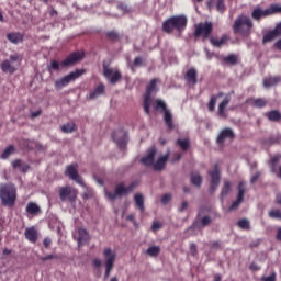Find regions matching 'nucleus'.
Returning <instances> with one entry per match:
<instances>
[{
	"label": "nucleus",
	"mask_w": 281,
	"mask_h": 281,
	"mask_svg": "<svg viewBox=\"0 0 281 281\" xmlns=\"http://www.w3.org/2000/svg\"><path fill=\"white\" fill-rule=\"evenodd\" d=\"M170 159V153H167L165 156L160 155L159 150L155 147H150L147 150V155L140 159L143 166L147 168H154L159 171L166 168V162Z\"/></svg>",
	"instance_id": "1"
},
{
	"label": "nucleus",
	"mask_w": 281,
	"mask_h": 281,
	"mask_svg": "<svg viewBox=\"0 0 281 281\" xmlns=\"http://www.w3.org/2000/svg\"><path fill=\"white\" fill-rule=\"evenodd\" d=\"M186 27H188V16L186 15L171 16L162 24V30L167 34H172L175 30H177V32H183Z\"/></svg>",
	"instance_id": "2"
},
{
	"label": "nucleus",
	"mask_w": 281,
	"mask_h": 281,
	"mask_svg": "<svg viewBox=\"0 0 281 281\" xmlns=\"http://www.w3.org/2000/svg\"><path fill=\"white\" fill-rule=\"evenodd\" d=\"M0 201L4 206H14V203H16V187L12 183L0 184Z\"/></svg>",
	"instance_id": "3"
},
{
	"label": "nucleus",
	"mask_w": 281,
	"mask_h": 281,
	"mask_svg": "<svg viewBox=\"0 0 281 281\" xmlns=\"http://www.w3.org/2000/svg\"><path fill=\"white\" fill-rule=\"evenodd\" d=\"M252 27L254 22L251 21V18L245 14L237 16L233 25L235 34H241V36H249Z\"/></svg>",
	"instance_id": "4"
},
{
	"label": "nucleus",
	"mask_w": 281,
	"mask_h": 281,
	"mask_svg": "<svg viewBox=\"0 0 281 281\" xmlns=\"http://www.w3.org/2000/svg\"><path fill=\"white\" fill-rule=\"evenodd\" d=\"M135 182L131 183L128 187L124 184V182H121L116 186L114 193L105 191V196L110 201H115V199L120 196H126V194H131L133 190H135Z\"/></svg>",
	"instance_id": "5"
},
{
	"label": "nucleus",
	"mask_w": 281,
	"mask_h": 281,
	"mask_svg": "<svg viewBox=\"0 0 281 281\" xmlns=\"http://www.w3.org/2000/svg\"><path fill=\"white\" fill-rule=\"evenodd\" d=\"M59 199L63 203H70L74 205L76 199H78V190L71 186L61 187L59 189Z\"/></svg>",
	"instance_id": "6"
},
{
	"label": "nucleus",
	"mask_w": 281,
	"mask_h": 281,
	"mask_svg": "<svg viewBox=\"0 0 281 281\" xmlns=\"http://www.w3.org/2000/svg\"><path fill=\"white\" fill-rule=\"evenodd\" d=\"M157 93V79H153L146 90L144 98V111L150 115V104H153V97Z\"/></svg>",
	"instance_id": "7"
},
{
	"label": "nucleus",
	"mask_w": 281,
	"mask_h": 281,
	"mask_svg": "<svg viewBox=\"0 0 281 281\" xmlns=\"http://www.w3.org/2000/svg\"><path fill=\"white\" fill-rule=\"evenodd\" d=\"M82 74H85V70L82 69H78L75 70L68 75H66L65 77L57 79L55 81V89H57V91H60V89H64V87H67V85H69V82H74L75 80H78V78L80 76H82Z\"/></svg>",
	"instance_id": "8"
},
{
	"label": "nucleus",
	"mask_w": 281,
	"mask_h": 281,
	"mask_svg": "<svg viewBox=\"0 0 281 281\" xmlns=\"http://www.w3.org/2000/svg\"><path fill=\"white\" fill-rule=\"evenodd\" d=\"M103 258L105 261V278H109V276H111V271H113V266L115 265L117 254H115V251H113L111 248H104Z\"/></svg>",
	"instance_id": "9"
},
{
	"label": "nucleus",
	"mask_w": 281,
	"mask_h": 281,
	"mask_svg": "<svg viewBox=\"0 0 281 281\" xmlns=\"http://www.w3.org/2000/svg\"><path fill=\"white\" fill-rule=\"evenodd\" d=\"M154 108L156 109V111H159V109H161V111H164V120L167 126L169 128H175V125L172 124V113H170L169 110L166 109V102H164L162 100H156Z\"/></svg>",
	"instance_id": "10"
},
{
	"label": "nucleus",
	"mask_w": 281,
	"mask_h": 281,
	"mask_svg": "<svg viewBox=\"0 0 281 281\" xmlns=\"http://www.w3.org/2000/svg\"><path fill=\"white\" fill-rule=\"evenodd\" d=\"M103 76L111 82V85H116L120 80H122V72L117 68H109L104 66Z\"/></svg>",
	"instance_id": "11"
},
{
	"label": "nucleus",
	"mask_w": 281,
	"mask_h": 281,
	"mask_svg": "<svg viewBox=\"0 0 281 281\" xmlns=\"http://www.w3.org/2000/svg\"><path fill=\"white\" fill-rule=\"evenodd\" d=\"M209 175L211 177V184L209 188V192L211 194H214V192H216V189L221 183V169H218V165H215L214 170L209 171Z\"/></svg>",
	"instance_id": "12"
},
{
	"label": "nucleus",
	"mask_w": 281,
	"mask_h": 281,
	"mask_svg": "<svg viewBox=\"0 0 281 281\" xmlns=\"http://www.w3.org/2000/svg\"><path fill=\"white\" fill-rule=\"evenodd\" d=\"M65 175L69 177V179H72V181H76L81 188H85V181L82 180V177L78 175V164H72L66 168Z\"/></svg>",
	"instance_id": "13"
},
{
	"label": "nucleus",
	"mask_w": 281,
	"mask_h": 281,
	"mask_svg": "<svg viewBox=\"0 0 281 281\" xmlns=\"http://www.w3.org/2000/svg\"><path fill=\"white\" fill-rule=\"evenodd\" d=\"M234 137H236L234 130H232L231 127H225L224 130H222L220 132L216 142L220 146H223V144H225V142H232V139H234Z\"/></svg>",
	"instance_id": "14"
},
{
	"label": "nucleus",
	"mask_w": 281,
	"mask_h": 281,
	"mask_svg": "<svg viewBox=\"0 0 281 281\" xmlns=\"http://www.w3.org/2000/svg\"><path fill=\"white\" fill-rule=\"evenodd\" d=\"M245 192H247L245 182H239L237 201L233 202V204L229 206V209H228L229 212H234V210H238V207H240V203H243V201H245Z\"/></svg>",
	"instance_id": "15"
},
{
	"label": "nucleus",
	"mask_w": 281,
	"mask_h": 281,
	"mask_svg": "<svg viewBox=\"0 0 281 281\" xmlns=\"http://www.w3.org/2000/svg\"><path fill=\"white\" fill-rule=\"evenodd\" d=\"M113 140L117 144L119 147L125 148L126 142H128V134L124 130H117L112 135Z\"/></svg>",
	"instance_id": "16"
},
{
	"label": "nucleus",
	"mask_w": 281,
	"mask_h": 281,
	"mask_svg": "<svg viewBox=\"0 0 281 281\" xmlns=\"http://www.w3.org/2000/svg\"><path fill=\"white\" fill-rule=\"evenodd\" d=\"M212 34V22L200 23L195 27V36H203V38H210Z\"/></svg>",
	"instance_id": "17"
},
{
	"label": "nucleus",
	"mask_w": 281,
	"mask_h": 281,
	"mask_svg": "<svg viewBox=\"0 0 281 281\" xmlns=\"http://www.w3.org/2000/svg\"><path fill=\"white\" fill-rule=\"evenodd\" d=\"M85 54L82 53H72L64 61H61L63 67H69V65H75L79 60H82Z\"/></svg>",
	"instance_id": "18"
},
{
	"label": "nucleus",
	"mask_w": 281,
	"mask_h": 281,
	"mask_svg": "<svg viewBox=\"0 0 281 281\" xmlns=\"http://www.w3.org/2000/svg\"><path fill=\"white\" fill-rule=\"evenodd\" d=\"M24 236L30 243H36L38 240V231L34 226L27 227L25 228Z\"/></svg>",
	"instance_id": "19"
},
{
	"label": "nucleus",
	"mask_w": 281,
	"mask_h": 281,
	"mask_svg": "<svg viewBox=\"0 0 281 281\" xmlns=\"http://www.w3.org/2000/svg\"><path fill=\"white\" fill-rule=\"evenodd\" d=\"M232 94H227L223 101L218 104V115L221 117H227V114L225 113V109H227V105L229 104V102H232Z\"/></svg>",
	"instance_id": "20"
},
{
	"label": "nucleus",
	"mask_w": 281,
	"mask_h": 281,
	"mask_svg": "<svg viewBox=\"0 0 281 281\" xmlns=\"http://www.w3.org/2000/svg\"><path fill=\"white\" fill-rule=\"evenodd\" d=\"M251 16L254 19V21H260V19H266V16H269V11L262 10L260 7H256L252 10Z\"/></svg>",
	"instance_id": "21"
},
{
	"label": "nucleus",
	"mask_w": 281,
	"mask_h": 281,
	"mask_svg": "<svg viewBox=\"0 0 281 281\" xmlns=\"http://www.w3.org/2000/svg\"><path fill=\"white\" fill-rule=\"evenodd\" d=\"M13 170H19L20 172H27L30 170V165L23 162L21 159H15L11 162Z\"/></svg>",
	"instance_id": "22"
},
{
	"label": "nucleus",
	"mask_w": 281,
	"mask_h": 281,
	"mask_svg": "<svg viewBox=\"0 0 281 281\" xmlns=\"http://www.w3.org/2000/svg\"><path fill=\"white\" fill-rule=\"evenodd\" d=\"M105 91L104 85H99L94 90L90 91V93L87 95V100H95L97 98H100V95H103Z\"/></svg>",
	"instance_id": "23"
},
{
	"label": "nucleus",
	"mask_w": 281,
	"mask_h": 281,
	"mask_svg": "<svg viewBox=\"0 0 281 281\" xmlns=\"http://www.w3.org/2000/svg\"><path fill=\"white\" fill-rule=\"evenodd\" d=\"M229 192H232V181L225 180L220 194L221 201H224L225 199H227V196L229 195Z\"/></svg>",
	"instance_id": "24"
},
{
	"label": "nucleus",
	"mask_w": 281,
	"mask_h": 281,
	"mask_svg": "<svg viewBox=\"0 0 281 281\" xmlns=\"http://www.w3.org/2000/svg\"><path fill=\"white\" fill-rule=\"evenodd\" d=\"M89 240V233L85 228H78L77 241L78 245H85Z\"/></svg>",
	"instance_id": "25"
},
{
	"label": "nucleus",
	"mask_w": 281,
	"mask_h": 281,
	"mask_svg": "<svg viewBox=\"0 0 281 281\" xmlns=\"http://www.w3.org/2000/svg\"><path fill=\"white\" fill-rule=\"evenodd\" d=\"M25 210L27 214H32L33 216H38V214H41V206L34 202H29Z\"/></svg>",
	"instance_id": "26"
},
{
	"label": "nucleus",
	"mask_w": 281,
	"mask_h": 281,
	"mask_svg": "<svg viewBox=\"0 0 281 281\" xmlns=\"http://www.w3.org/2000/svg\"><path fill=\"white\" fill-rule=\"evenodd\" d=\"M280 81H281L280 76L269 77V78L263 79V87L266 89H269L271 87H276V85H279Z\"/></svg>",
	"instance_id": "27"
},
{
	"label": "nucleus",
	"mask_w": 281,
	"mask_h": 281,
	"mask_svg": "<svg viewBox=\"0 0 281 281\" xmlns=\"http://www.w3.org/2000/svg\"><path fill=\"white\" fill-rule=\"evenodd\" d=\"M246 102L255 106V109H263V106H267V100L265 99H247Z\"/></svg>",
	"instance_id": "28"
},
{
	"label": "nucleus",
	"mask_w": 281,
	"mask_h": 281,
	"mask_svg": "<svg viewBox=\"0 0 281 281\" xmlns=\"http://www.w3.org/2000/svg\"><path fill=\"white\" fill-rule=\"evenodd\" d=\"M7 38H8V41H10V43H13V45H19V43H21L23 41V34L9 33V34H7Z\"/></svg>",
	"instance_id": "29"
},
{
	"label": "nucleus",
	"mask_w": 281,
	"mask_h": 281,
	"mask_svg": "<svg viewBox=\"0 0 281 281\" xmlns=\"http://www.w3.org/2000/svg\"><path fill=\"white\" fill-rule=\"evenodd\" d=\"M186 80L189 85H196V70L194 68H190L186 74Z\"/></svg>",
	"instance_id": "30"
},
{
	"label": "nucleus",
	"mask_w": 281,
	"mask_h": 281,
	"mask_svg": "<svg viewBox=\"0 0 281 281\" xmlns=\"http://www.w3.org/2000/svg\"><path fill=\"white\" fill-rule=\"evenodd\" d=\"M218 98H223V92H220L216 95L211 97L210 102L207 104V109L209 111H211V113L215 111Z\"/></svg>",
	"instance_id": "31"
},
{
	"label": "nucleus",
	"mask_w": 281,
	"mask_h": 281,
	"mask_svg": "<svg viewBox=\"0 0 281 281\" xmlns=\"http://www.w3.org/2000/svg\"><path fill=\"white\" fill-rule=\"evenodd\" d=\"M1 69L2 71H4V74H14V71H16V67H14L10 60H4L1 64Z\"/></svg>",
	"instance_id": "32"
},
{
	"label": "nucleus",
	"mask_w": 281,
	"mask_h": 281,
	"mask_svg": "<svg viewBox=\"0 0 281 281\" xmlns=\"http://www.w3.org/2000/svg\"><path fill=\"white\" fill-rule=\"evenodd\" d=\"M147 256H150V258H157L159 254H161V247L159 246H150L146 250Z\"/></svg>",
	"instance_id": "33"
},
{
	"label": "nucleus",
	"mask_w": 281,
	"mask_h": 281,
	"mask_svg": "<svg viewBox=\"0 0 281 281\" xmlns=\"http://www.w3.org/2000/svg\"><path fill=\"white\" fill-rule=\"evenodd\" d=\"M134 201L140 212H144L145 206H144V195L142 193H137L134 195Z\"/></svg>",
	"instance_id": "34"
},
{
	"label": "nucleus",
	"mask_w": 281,
	"mask_h": 281,
	"mask_svg": "<svg viewBox=\"0 0 281 281\" xmlns=\"http://www.w3.org/2000/svg\"><path fill=\"white\" fill-rule=\"evenodd\" d=\"M191 183L192 186H195L196 188L201 187L203 183V177L199 175L198 172H194L191 175Z\"/></svg>",
	"instance_id": "35"
},
{
	"label": "nucleus",
	"mask_w": 281,
	"mask_h": 281,
	"mask_svg": "<svg viewBox=\"0 0 281 281\" xmlns=\"http://www.w3.org/2000/svg\"><path fill=\"white\" fill-rule=\"evenodd\" d=\"M266 115L270 122H280L281 120V114L278 110L268 112Z\"/></svg>",
	"instance_id": "36"
},
{
	"label": "nucleus",
	"mask_w": 281,
	"mask_h": 281,
	"mask_svg": "<svg viewBox=\"0 0 281 281\" xmlns=\"http://www.w3.org/2000/svg\"><path fill=\"white\" fill-rule=\"evenodd\" d=\"M237 225L240 229H245L246 232H249L251 229V224L249 223V220L243 218L237 222Z\"/></svg>",
	"instance_id": "37"
},
{
	"label": "nucleus",
	"mask_w": 281,
	"mask_h": 281,
	"mask_svg": "<svg viewBox=\"0 0 281 281\" xmlns=\"http://www.w3.org/2000/svg\"><path fill=\"white\" fill-rule=\"evenodd\" d=\"M278 36L280 35L277 34L276 30H272L263 36V43H271V41L278 38Z\"/></svg>",
	"instance_id": "38"
},
{
	"label": "nucleus",
	"mask_w": 281,
	"mask_h": 281,
	"mask_svg": "<svg viewBox=\"0 0 281 281\" xmlns=\"http://www.w3.org/2000/svg\"><path fill=\"white\" fill-rule=\"evenodd\" d=\"M177 144L179 146V148H181L182 150H188V148H190V139L188 138H183V139H178Z\"/></svg>",
	"instance_id": "39"
},
{
	"label": "nucleus",
	"mask_w": 281,
	"mask_h": 281,
	"mask_svg": "<svg viewBox=\"0 0 281 281\" xmlns=\"http://www.w3.org/2000/svg\"><path fill=\"white\" fill-rule=\"evenodd\" d=\"M11 155H14V146H8L1 154V159H8Z\"/></svg>",
	"instance_id": "40"
},
{
	"label": "nucleus",
	"mask_w": 281,
	"mask_h": 281,
	"mask_svg": "<svg viewBox=\"0 0 281 281\" xmlns=\"http://www.w3.org/2000/svg\"><path fill=\"white\" fill-rule=\"evenodd\" d=\"M223 61L227 65H236L238 63V56L236 55H228L223 58Z\"/></svg>",
	"instance_id": "41"
},
{
	"label": "nucleus",
	"mask_w": 281,
	"mask_h": 281,
	"mask_svg": "<svg viewBox=\"0 0 281 281\" xmlns=\"http://www.w3.org/2000/svg\"><path fill=\"white\" fill-rule=\"evenodd\" d=\"M63 133H74L76 131V124L75 123H66L61 126Z\"/></svg>",
	"instance_id": "42"
},
{
	"label": "nucleus",
	"mask_w": 281,
	"mask_h": 281,
	"mask_svg": "<svg viewBox=\"0 0 281 281\" xmlns=\"http://www.w3.org/2000/svg\"><path fill=\"white\" fill-rule=\"evenodd\" d=\"M268 10V15L271 16V14H279L281 13V5L279 4H271Z\"/></svg>",
	"instance_id": "43"
},
{
	"label": "nucleus",
	"mask_w": 281,
	"mask_h": 281,
	"mask_svg": "<svg viewBox=\"0 0 281 281\" xmlns=\"http://www.w3.org/2000/svg\"><path fill=\"white\" fill-rule=\"evenodd\" d=\"M270 218H279L281 221V211L280 209H273L268 213Z\"/></svg>",
	"instance_id": "44"
},
{
	"label": "nucleus",
	"mask_w": 281,
	"mask_h": 281,
	"mask_svg": "<svg viewBox=\"0 0 281 281\" xmlns=\"http://www.w3.org/2000/svg\"><path fill=\"white\" fill-rule=\"evenodd\" d=\"M211 43L212 45H214V47H222L223 45H225V37H222L220 40L212 37Z\"/></svg>",
	"instance_id": "45"
},
{
	"label": "nucleus",
	"mask_w": 281,
	"mask_h": 281,
	"mask_svg": "<svg viewBox=\"0 0 281 281\" xmlns=\"http://www.w3.org/2000/svg\"><path fill=\"white\" fill-rule=\"evenodd\" d=\"M83 189H85V191H83V199H92V196H93V189L87 187V184H85Z\"/></svg>",
	"instance_id": "46"
},
{
	"label": "nucleus",
	"mask_w": 281,
	"mask_h": 281,
	"mask_svg": "<svg viewBox=\"0 0 281 281\" xmlns=\"http://www.w3.org/2000/svg\"><path fill=\"white\" fill-rule=\"evenodd\" d=\"M216 10L221 14H223V12H225V0H216Z\"/></svg>",
	"instance_id": "47"
},
{
	"label": "nucleus",
	"mask_w": 281,
	"mask_h": 281,
	"mask_svg": "<svg viewBox=\"0 0 281 281\" xmlns=\"http://www.w3.org/2000/svg\"><path fill=\"white\" fill-rule=\"evenodd\" d=\"M43 262H47V260H59L60 257L56 254H50V255H47L45 257H41L40 258Z\"/></svg>",
	"instance_id": "48"
},
{
	"label": "nucleus",
	"mask_w": 281,
	"mask_h": 281,
	"mask_svg": "<svg viewBox=\"0 0 281 281\" xmlns=\"http://www.w3.org/2000/svg\"><path fill=\"white\" fill-rule=\"evenodd\" d=\"M52 69L58 71V69H60V64L56 60L50 61V65L48 66V71H52Z\"/></svg>",
	"instance_id": "49"
},
{
	"label": "nucleus",
	"mask_w": 281,
	"mask_h": 281,
	"mask_svg": "<svg viewBox=\"0 0 281 281\" xmlns=\"http://www.w3.org/2000/svg\"><path fill=\"white\" fill-rule=\"evenodd\" d=\"M169 201H172V195L171 194H165L162 198H161V204L162 205H168V202Z\"/></svg>",
	"instance_id": "50"
},
{
	"label": "nucleus",
	"mask_w": 281,
	"mask_h": 281,
	"mask_svg": "<svg viewBox=\"0 0 281 281\" xmlns=\"http://www.w3.org/2000/svg\"><path fill=\"white\" fill-rule=\"evenodd\" d=\"M276 272H272L270 276L261 278V281H276Z\"/></svg>",
	"instance_id": "51"
},
{
	"label": "nucleus",
	"mask_w": 281,
	"mask_h": 281,
	"mask_svg": "<svg viewBox=\"0 0 281 281\" xmlns=\"http://www.w3.org/2000/svg\"><path fill=\"white\" fill-rule=\"evenodd\" d=\"M210 223H212V220L210 218V216H204V217L202 218V225H203V227L210 225Z\"/></svg>",
	"instance_id": "52"
},
{
	"label": "nucleus",
	"mask_w": 281,
	"mask_h": 281,
	"mask_svg": "<svg viewBox=\"0 0 281 281\" xmlns=\"http://www.w3.org/2000/svg\"><path fill=\"white\" fill-rule=\"evenodd\" d=\"M106 36L112 41H115V38H117V33H115L114 31H110L106 33Z\"/></svg>",
	"instance_id": "53"
},
{
	"label": "nucleus",
	"mask_w": 281,
	"mask_h": 281,
	"mask_svg": "<svg viewBox=\"0 0 281 281\" xmlns=\"http://www.w3.org/2000/svg\"><path fill=\"white\" fill-rule=\"evenodd\" d=\"M160 227H161V223H159V222H155V223L151 225L153 232L159 231Z\"/></svg>",
	"instance_id": "54"
},
{
	"label": "nucleus",
	"mask_w": 281,
	"mask_h": 281,
	"mask_svg": "<svg viewBox=\"0 0 281 281\" xmlns=\"http://www.w3.org/2000/svg\"><path fill=\"white\" fill-rule=\"evenodd\" d=\"M92 265H93V267L99 269V267H102V261L100 259H93Z\"/></svg>",
	"instance_id": "55"
},
{
	"label": "nucleus",
	"mask_w": 281,
	"mask_h": 281,
	"mask_svg": "<svg viewBox=\"0 0 281 281\" xmlns=\"http://www.w3.org/2000/svg\"><path fill=\"white\" fill-rule=\"evenodd\" d=\"M43 245L47 249L52 245V239L49 237L44 238Z\"/></svg>",
	"instance_id": "56"
},
{
	"label": "nucleus",
	"mask_w": 281,
	"mask_h": 281,
	"mask_svg": "<svg viewBox=\"0 0 281 281\" xmlns=\"http://www.w3.org/2000/svg\"><path fill=\"white\" fill-rule=\"evenodd\" d=\"M188 210V202L183 201L179 207V212H186Z\"/></svg>",
	"instance_id": "57"
},
{
	"label": "nucleus",
	"mask_w": 281,
	"mask_h": 281,
	"mask_svg": "<svg viewBox=\"0 0 281 281\" xmlns=\"http://www.w3.org/2000/svg\"><path fill=\"white\" fill-rule=\"evenodd\" d=\"M190 251H191L192 256H196V245L195 244L190 245Z\"/></svg>",
	"instance_id": "58"
},
{
	"label": "nucleus",
	"mask_w": 281,
	"mask_h": 281,
	"mask_svg": "<svg viewBox=\"0 0 281 281\" xmlns=\"http://www.w3.org/2000/svg\"><path fill=\"white\" fill-rule=\"evenodd\" d=\"M258 179H260V172L255 173L250 181H251V183H256V181H258Z\"/></svg>",
	"instance_id": "59"
},
{
	"label": "nucleus",
	"mask_w": 281,
	"mask_h": 281,
	"mask_svg": "<svg viewBox=\"0 0 281 281\" xmlns=\"http://www.w3.org/2000/svg\"><path fill=\"white\" fill-rule=\"evenodd\" d=\"M142 63H143V60L140 59V57H136L135 60H134L135 67H140Z\"/></svg>",
	"instance_id": "60"
},
{
	"label": "nucleus",
	"mask_w": 281,
	"mask_h": 281,
	"mask_svg": "<svg viewBox=\"0 0 281 281\" xmlns=\"http://www.w3.org/2000/svg\"><path fill=\"white\" fill-rule=\"evenodd\" d=\"M249 269H250L251 271H259V270H260V267H259L258 265H256V263H251L250 267H249Z\"/></svg>",
	"instance_id": "61"
},
{
	"label": "nucleus",
	"mask_w": 281,
	"mask_h": 281,
	"mask_svg": "<svg viewBox=\"0 0 281 281\" xmlns=\"http://www.w3.org/2000/svg\"><path fill=\"white\" fill-rule=\"evenodd\" d=\"M274 203H276L277 205H281V193L277 194L276 200H274Z\"/></svg>",
	"instance_id": "62"
},
{
	"label": "nucleus",
	"mask_w": 281,
	"mask_h": 281,
	"mask_svg": "<svg viewBox=\"0 0 281 281\" xmlns=\"http://www.w3.org/2000/svg\"><path fill=\"white\" fill-rule=\"evenodd\" d=\"M276 238L279 240V243H281V227L278 228Z\"/></svg>",
	"instance_id": "63"
},
{
	"label": "nucleus",
	"mask_w": 281,
	"mask_h": 281,
	"mask_svg": "<svg viewBox=\"0 0 281 281\" xmlns=\"http://www.w3.org/2000/svg\"><path fill=\"white\" fill-rule=\"evenodd\" d=\"M274 47H277V49L281 50V38L276 42Z\"/></svg>",
	"instance_id": "64"
}]
</instances>
